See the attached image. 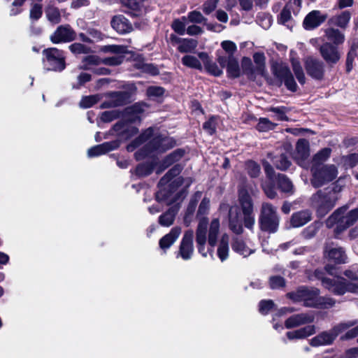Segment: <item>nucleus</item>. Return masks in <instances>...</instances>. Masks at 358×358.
Returning a JSON list of instances; mask_svg holds the SVG:
<instances>
[{"label":"nucleus","mask_w":358,"mask_h":358,"mask_svg":"<svg viewBox=\"0 0 358 358\" xmlns=\"http://www.w3.org/2000/svg\"><path fill=\"white\" fill-rule=\"evenodd\" d=\"M293 71L295 76L301 84L305 83V76L299 62L294 58L291 59Z\"/></svg>","instance_id":"45"},{"label":"nucleus","mask_w":358,"mask_h":358,"mask_svg":"<svg viewBox=\"0 0 358 358\" xmlns=\"http://www.w3.org/2000/svg\"><path fill=\"white\" fill-rule=\"evenodd\" d=\"M120 113L117 110H110L102 113L101 119L103 122H108L119 117Z\"/></svg>","instance_id":"63"},{"label":"nucleus","mask_w":358,"mask_h":358,"mask_svg":"<svg viewBox=\"0 0 358 358\" xmlns=\"http://www.w3.org/2000/svg\"><path fill=\"white\" fill-rule=\"evenodd\" d=\"M99 100V97L98 95L85 96L81 99L80 106L83 108H90L94 104L96 103Z\"/></svg>","instance_id":"53"},{"label":"nucleus","mask_w":358,"mask_h":358,"mask_svg":"<svg viewBox=\"0 0 358 358\" xmlns=\"http://www.w3.org/2000/svg\"><path fill=\"white\" fill-rule=\"evenodd\" d=\"M268 110L275 113V117L277 120L284 121L288 120L286 115L288 110L286 107H271L268 109Z\"/></svg>","instance_id":"49"},{"label":"nucleus","mask_w":358,"mask_h":358,"mask_svg":"<svg viewBox=\"0 0 358 358\" xmlns=\"http://www.w3.org/2000/svg\"><path fill=\"white\" fill-rule=\"evenodd\" d=\"M316 295L317 291L315 289V308L327 309L335 303V301L329 297L317 296Z\"/></svg>","instance_id":"37"},{"label":"nucleus","mask_w":358,"mask_h":358,"mask_svg":"<svg viewBox=\"0 0 358 358\" xmlns=\"http://www.w3.org/2000/svg\"><path fill=\"white\" fill-rule=\"evenodd\" d=\"M357 56L356 50L352 48L347 55L346 58V71L350 72L353 69V62Z\"/></svg>","instance_id":"61"},{"label":"nucleus","mask_w":358,"mask_h":358,"mask_svg":"<svg viewBox=\"0 0 358 358\" xmlns=\"http://www.w3.org/2000/svg\"><path fill=\"white\" fill-rule=\"evenodd\" d=\"M186 23H187V20H182L181 19H176L173 20L171 24L172 29L174 30L175 32L180 35H184L185 33V26Z\"/></svg>","instance_id":"52"},{"label":"nucleus","mask_w":358,"mask_h":358,"mask_svg":"<svg viewBox=\"0 0 358 358\" xmlns=\"http://www.w3.org/2000/svg\"><path fill=\"white\" fill-rule=\"evenodd\" d=\"M87 33L90 36L92 43L102 41L104 37V35L95 28L89 27L87 30Z\"/></svg>","instance_id":"57"},{"label":"nucleus","mask_w":358,"mask_h":358,"mask_svg":"<svg viewBox=\"0 0 358 358\" xmlns=\"http://www.w3.org/2000/svg\"><path fill=\"white\" fill-rule=\"evenodd\" d=\"M229 237L227 234H224L222 236L219 241L217 255L221 262H224L229 257Z\"/></svg>","instance_id":"27"},{"label":"nucleus","mask_w":358,"mask_h":358,"mask_svg":"<svg viewBox=\"0 0 358 358\" xmlns=\"http://www.w3.org/2000/svg\"><path fill=\"white\" fill-rule=\"evenodd\" d=\"M182 167L180 164L175 165L171 168L168 173L159 180V190L157 193V199L158 200H167L169 199L172 193H173L176 189L181 186L184 182L185 183L186 189L190 186L193 180L191 178L186 179L182 177H178L171 180L181 172Z\"/></svg>","instance_id":"3"},{"label":"nucleus","mask_w":358,"mask_h":358,"mask_svg":"<svg viewBox=\"0 0 358 358\" xmlns=\"http://www.w3.org/2000/svg\"><path fill=\"white\" fill-rule=\"evenodd\" d=\"M201 61L192 55H185L182 58L183 65L198 70L202 69Z\"/></svg>","instance_id":"40"},{"label":"nucleus","mask_w":358,"mask_h":358,"mask_svg":"<svg viewBox=\"0 0 358 358\" xmlns=\"http://www.w3.org/2000/svg\"><path fill=\"white\" fill-rule=\"evenodd\" d=\"M310 316L305 313L297 314L291 316L285 321V327L287 329L296 327L297 326L311 322Z\"/></svg>","instance_id":"28"},{"label":"nucleus","mask_w":358,"mask_h":358,"mask_svg":"<svg viewBox=\"0 0 358 358\" xmlns=\"http://www.w3.org/2000/svg\"><path fill=\"white\" fill-rule=\"evenodd\" d=\"M202 192L200 191H197L192 196L185 212V215L184 217V223L186 226H189L192 222V217L195 211L198 201L201 197Z\"/></svg>","instance_id":"24"},{"label":"nucleus","mask_w":358,"mask_h":358,"mask_svg":"<svg viewBox=\"0 0 358 358\" xmlns=\"http://www.w3.org/2000/svg\"><path fill=\"white\" fill-rule=\"evenodd\" d=\"M334 202L327 194L321 196L320 192L317 193V213L320 217L327 215L329 210L334 207Z\"/></svg>","instance_id":"17"},{"label":"nucleus","mask_w":358,"mask_h":358,"mask_svg":"<svg viewBox=\"0 0 358 358\" xmlns=\"http://www.w3.org/2000/svg\"><path fill=\"white\" fill-rule=\"evenodd\" d=\"M145 105L141 103H136L133 105L131 107L127 109V113H131L134 115V117L129 119L130 122H135L136 120H140L139 114L142 113L145 110Z\"/></svg>","instance_id":"46"},{"label":"nucleus","mask_w":358,"mask_h":358,"mask_svg":"<svg viewBox=\"0 0 358 358\" xmlns=\"http://www.w3.org/2000/svg\"><path fill=\"white\" fill-rule=\"evenodd\" d=\"M100 50L105 53L125 54L127 52V47L119 45H103L101 47Z\"/></svg>","instance_id":"44"},{"label":"nucleus","mask_w":358,"mask_h":358,"mask_svg":"<svg viewBox=\"0 0 358 358\" xmlns=\"http://www.w3.org/2000/svg\"><path fill=\"white\" fill-rule=\"evenodd\" d=\"M337 169L333 164L315 168V187L321 186L332 181L337 177Z\"/></svg>","instance_id":"11"},{"label":"nucleus","mask_w":358,"mask_h":358,"mask_svg":"<svg viewBox=\"0 0 358 358\" xmlns=\"http://www.w3.org/2000/svg\"><path fill=\"white\" fill-rule=\"evenodd\" d=\"M45 15L48 20L52 24H58L61 22V14L59 8L49 6L45 9Z\"/></svg>","instance_id":"38"},{"label":"nucleus","mask_w":358,"mask_h":358,"mask_svg":"<svg viewBox=\"0 0 358 358\" xmlns=\"http://www.w3.org/2000/svg\"><path fill=\"white\" fill-rule=\"evenodd\" d=\"M269 286L271 289H280L285 286V279L278 275H273L269 278Z\"/></svg>","instance_id":"54"},{"label":"nucleus","mask_w":358,"mask_h":358,"mask_svg":"<svg viewBox=\"0 0 358 358\" xmlns=\"http://www.w3.org/2000/svg\"><path fill=\"white\" fill-rule=\"evenodd\" d=\"M274 308V303L272 300H262L259 302V312L263 315H266Z\"/></svg>","instance_id":"58"},{"label":"nucleus","mask_w":358,"mask_h":358,"mask_svg":"<svg viewBox=\"0 0 358 358\" xmlns=\"http://www.w3.org/2000/svg\"><path fill=\"white\" fill-rule=\"evenodd\" d=\"M297 164L306 169H310L313 173L312 158L310 157L309 143L305 139H299L296 143V152L294 156Z\"/></svg>","instance_id":"9"},{"label":"nucleus","mask_w":358,"mask_h":358,"mask_svg":"<svg viewBox=\"0 0 358 358\" xmlns=\"http://www.w3.org/2000/svg\"><path fill=\"white\" fill-rule=\"evenodd\" d=\"M227 72L232 77H238L239 76V65L236 59L233 57L229 56L228 60Z\"/></svg>","instance_id":"48"},{"label":"nucleus","mask_w":358,"mask_h":358,"mask_svg":"<svg viewBox=\"0 0 358 358\" xmlns=\"http://www.w3.org/2000/svg\"><path fill=\"white\" fill-rule=\"evenodd\" d=\"M238 201L244 215V225L246 228L252 229L255 224L253 203L250 195L245 188L239 189Z\"/></svg>","instance_id":"8"},{"label":"nucleus","mask_w":358,"mask_h":358,"mask_svg":"<svg viewBox=\"0 0 358 358\" xmlns=\"http://www.w3.org/2000/svg\"><path fill=\"white\" fill-rule=\"evenodd\" d=\"M324 36L332 45L337 46L343 44L345 41V35L338 29L329 27L324 29Z\"/></svg>","instance_id":"21"},{"label":"nucleus","mask_w":358,"mask_h":358,"mask_svg":"<svg viewBox=\"0 0 358 358\" xmlns=\"http://www.w3.org/2000/svg\"><path fill=\"white\" fill-rule=\"evenodd\" d=\"M277 185L278 189L283 193L292 195L294 192L292 182L284 174H278Z\"/></svg>","instance_id":"30"},{"label":"nucleus","mask_w":358,"mask_h":358,"mask_svg":"<svg viewBox=\"0 0 358 358\" xmlns=\"http://www.w3.org/2000/svg\"><path fill=\"white\" fill-rule=\"evenodd\" d=\"M123 60L124 56L117 55L103 59L101 63L108 66H117L121 64Z\"/></svg>","instance_id":"59"},{"label":"nucleus","mask_w":358,"mask_h":358,"mask_svg":"<svg viewBox=\"0 0 358 358\" xmlns=\"http://www.w3.org/2000/svg\"><path fill=\"white\" fill-rule=\"evenodd\" d=\"M154 167L153 162L141 164L136 168L135 173L140 177L146 176L152 172Z\"/></svg>","instance_id":"42"},{"label":"nucleus","mask_w":358,"mask_h":358,"mask_svg":"<svg viewBox=\"0 0 358 358\" xmlns=\"http://www.w3.org/2000/svg\"><path fill=\"white\" fill-rule=\"evenodd\" d=\"M260 228L262 231L268 233L277 231L280 218L277 213V208L269 203H263L259 218Z\"/></svg>","instance_id":"6"},{"label":"nucleus","mask_w":358,"mask_h":358,"mask_svg":"<svg viewBox=\"0 0 358 358\" xmlns=\"http://www.w3.org/2000/svg\"><path fill=\"white\" fill-rule=\"evenodd\" d=\"M185 152L181 149L174 150L167 155L162 162L163 169H166L173 163L178 162L184 155Z\"/></svg>","instance_id":"35"},{"label":"nucleus","mask_w":358,"mask_h":358,"mask_svg":"<svg viewBox=\"0 0 358 358\" xmlns=\"http://www.w3.org/2000/svg\"><path fill=\"white\" fill-rule=\"evenodd\" d=\"M210 199L204 197L199 206L196 213L198 225L196 229V243L199 252L203 257H206L209 254L213 258L214 247L220 234V223L218 218L213 219L209 224L207 236L208 218L206 215L210 210Z\"/></svg>","instance_id":"1"},{"label":"nucleus","mask_w":358,"mask_h":358,"mask_svg":"<svg viewBox=\"0 0 358 358\" xmlns=\"http://www.w3.org/2000/svg\"><path fill=\"white\" fill-rule=\"evenodd\" d=\"M196 46V41L192 38H184L178 45V50L179 52L182 53L192 52L194 50Z\"/></svg>","instance_id":"39"},{"label":"nucleus","mask_w":358,"mask_h":358,"mask_svg":"<svg viewBox=\"0 0 358 358\" xmlns=\"http://www.w3.org/2000/svg\"><path fill=\"white\" fill-rule=\"evenodd\" d=\"M182 20H187V22L195 24H206L207 27L210 29V24H207V19L201 14V12L193 10L187 14V16L182 17Z\"/></svg>","instance_id":"31"},{"label":"nucleus","mask_w":358,"mask_h":358,"mask_svg":"<svg viewBox=\"0 0 358 358\" xmlns=\"http://www.w3.org/2000/svg\"><path fill=\"white\" fill-rule=\"evenodd\" d=\"M178 210L176 208H169L159 217V223L163 227H170L174 222Z\"/></svg>","instance_id":"32"},{"label":"nucleus","mask_w":358,"mask_h":358,"mask_svg":"<svg viewBox=\"0 0 358 358\" xmlns=\"http://www.w3.org/2000/svg\"><path fill=\"white\" fill-rule=\"evenodd\" d=\"M273 163L275 166L281 171L287 170L291 165L290 161L284 154L279 156H275L273 159Z\"/></svg>","instance_id":"41"},{"label":"nucleus","mask_w":358,"mask_h":358,"mask_svg":"<svg viewBox=\"0 0 358 358\" xmlns=\"http://www.w3.org/2000/svg\"><path fill=\"white\" fill-rule=\"evenodd\" d=\"M122 2L124 6L134 12V15H138L136 12H139L143 6L142 0H122Z\"/></svg>","instance_id":"47"},{"label":"nucleus","mask_w":358,"mask_h":358,"mask_svg":"<svg viewBox=\"0 0 358 358\" xmlns=\"http://www.w3.org/2000/svg\"><path fill=\"white\" fill-rule=\"evenodd\" d=\"M126 94L124 92H114L111 94V99L103 103V108L116 107L123 105L125 102Z\"/></svg>","instance_id":"34"},{"label":"nucleus","mask_w":358,"mask_h":358,"mask_svg":"<svg viewBox=\"0 0 358 358\" xmlns=\"http://www.w3.org/2000/svg\"><path fill=\"white\" fill-rule=\"evenodd\" d=\"M248 173L252 178H256L260 173V166L255 162L250 161L246 163Z\"/></svg>","instance_id":"55"},{"label":"nucleus","mask_w":358,"mask_h":358,"mask_svg":"<svg viewBox=\"0 0 358 358\" xmlns=\"http://www.w3.org/2000/svg\"><path fill=\"white\" fill-rule=\"evenodd\" d=\"M328 258L336 264H345L347 256L342 248H331L326 250Z\"/></svg>","instance_id":"29"},{"label":"nucleus","mask_w":358,"mask_h":358,"mask_svg":"<svg viewBox=\"0 0 358 358\" xmlns=\"http://www.w3.org/2000/svg\"><path fill=\"white\" fill-rule=\"evenodd\" d=\"M313 334V326H307L300 329L294 331H288L287 333V336L289 339L292 340L294 338H304L307 336H309Z\"/></svg>","instance_id":"33"},{"label":"nucleus","mask_w":358,"mask_h":358,"mask_svg":"<svg viewBox=\"0 0 358 358\" xmlns=\"http://www.w3.org/2000/svg\"><path fill=\"white\" fill-rule=\"evenodd\" d=\"M323 59L329 65L336 64L341 57L338 46L332 45L330 42L324 43L319 48Z\"/></svg>","instance_id":"12"},{"label":"nucleus","mask_w":358,"mask_h":358,"mask_svg":"<svg viewBox=\"0 0 358 358\" xmlns=\"http://www.w3.org/2000/svg\"><path fill=\"white\" fill-rule=\"evenodd\" d=\"M254 62L257 65V72L262 75L265 76V57L263 53L257 52L253 55Z\"/></svg>","instance_id":"43"},{"label":"nucleus","mask_w":358,"mask_h":358,"mask_svg":"<svg viewBox=\"0 0 358 358\" xmlns=\"http://www.w3.org/2000/svg\"><path fill=\"white\" fill-rule=\"evenodd\" d=\"M337 336V333L324 331L315 337V346L331 344Z\"/></svg>","instance_id":"36"},{"label":"nucleus","mask_w":358,"mask_h":358,"mask_svg":"<svg viewBox=\"0 0 358 358\" xmlns=\"http://www.w3.org/2000/svg\"><path fill=\"white\" fill-rule=\"evenodd\" d=\"M275 124L273 123L268 118H260L257 124V129L262 132L268 131L275 128Z\"/></svg>","instance_id":"51"},{"label":"nucleus","mask_w":358,"mask_h":358,"mask_svg":"<svg viewBox=\"0 0 358 358\" xmlns=\"http://www.w3.org/2000/svg\"><path fill=\"white\" fill-rule=\"evenodd\" d=\"M150 140L143 148L135 153L136 160H142L154 153H162L174 146L171 138L162 135H155L153 129L148 128L138 138L129 143L127 150L133 152L137 147Z\"/></svg>","instance_id":"2"},{"label":"nucleus","mask_w":358,"mask_h":358,"mask_svg":"<svg viewBox=\"0 0 358 358\" xmlns=\"http://www.w3.org/2000/svg\"><path fill=\"white\" fill-rule=\"evenodd\" d=\"M231 248L235 252L243 256V257H247L250 255L255 252L254 249L249 248L248 245H246L245 243L242 239L238 238H235L233 239L231 243Z\"/></svg>","instance_id":"25"},{"label":"nucleus","mask_w":358,"mask_h":358,"mask_svg":"<svg viewBox=\"0 0 358 358\" xmlns=\"http://www.w3.org/2000/svg\"><path fill=\"white\" fill-rule=\"evenodd\" d=\"M194 232L189 229L185 232L181 240L177 257H180L184 260L190 259L194 253L193 245Z\"/></svg>","instance_id":"13"},{"label":"nucleus","mask_w":358,"mask_h":358,"mask_svg":"<svg viewBox=\"0 0 358 358\" xmlns=\"http://www.w3.org/2000/svg\"><path fill=\"white\" fill-rule=\"evenodd\" d=\"M273 75L281 82H284L287 88L292 92L296 91L297 85L288 66L283 63H275L272 65Z\"/></svg>","instance_id":"10"},{"label":"nucleus","mask_w":358,"mask_h":358,"mask_svg":"<svg viewBox=\"0 0 358 358\" xmlns=\"http://www.w3.org/2000/svg\"><path fill=\"white\" fill-rule=\"evenodd\" d=\"M315 278L321 280L322 285L325 288L338 295H342L346 292H357L358 291V277L355 282H347L345 278L341 277L334 279L322 278L315 271Z\"/></svg>","instance_id":"4"},{"label":"nucleus","mask_w":358,"mask_h":358,"mask_svg":"<svg viewBox=\"0 0 358 358\" xmlns=\"http://www.w3.org/2000/svg\"><path fill=\"white\" fill-rule=\"evenodd\" d=\"M69 49L74 54H87L90 51V48L80 43L71 44L69 45Z\"/></svg>","instance_id":"56"},{"label":"nucleus","mask_w":358,"mask_h":358,"mask_svg":"<svg viewBox=\"0 0 358 358\" xmlns=\"http://www.w3.org/2000/svg\"><path fill=\"white\" fill-rule=\"evenodd\" d=\"M113 130L123 139H127L138 132V129L128 121H120L113 127Z\"/></svg>","instance_id":"15"},{"label":"nucleus","mask_w":358,"mask_h":358,"mask_svg":"<svg viewBox=\"0 0 358 358\" xmlns=\"http://www.w3.org/2000/svg\"><path fill=\"white\" fill-rule=\"evenodd\" d=\"M117 146L116 142H106L90 148L87 151V155L89 157H97L115 150Z\"/></svg>","instance_id":"20"},{"label":"nucleus","mask_w":358,"mask_h":358,"mask_svg":"<svg viewBox=\"0 0 358 358\" xmlns=\"http://www.w3.org/2000/svg\"><path fill=\"white\" fill-rule=\"evenodd\" d=\"M198 57L209 73L215 76H220L222 73V70L220 69L215 63L210 60L206 52H199L198 54Z\"/></svg>","instance_id":"22"},{"label":"nucleus","mask_w":358,"mask_h":358,"mask_svg":"<svg viewBox=\"0 0 358 358\" xmlns=\"http://www.w3.org/2000/svg\"><path fill=\"white\" fill-rule=\"evenodd\" d=\"M308 290L306 289H299L297 292H291L288 293L287 296L289 298L293 299L294 301H301V300H305L306 296H308Z\"/></svg>","instance_id":"60"},{"label":"nucleus","mask_w":358,"mask_h":358,"mask_svg":"<svg viewBox=\"0 0 358 358\" xmlns=\"http://www.w3.org/2000/svg\"><path fill=\"white\" fill-rule=\"evenodd\" d=\"M43 14V7L42 5L38 3H32L30 8L29 12V18L31 20H39Z\"/></svg>","instance_id":"50"},{"label":"nucleus","mask_w":358,"mask_h":358,"mask_svg":"<svg viewBox=\"0 0 358 358\" xmlns=\"http://www.w3.org/2000/svg\"><path fill=\"white\" fill-rule=\"evenodd\" d=\"M44 68L48 71H62L65 69V57L62 50L55 48L45 49L43 51Z\"/></svg>","instance_id":"7"},{"label":"nucleus","mask_w":358,"mask_h":358,"mask_svg":"<svg viewBox=\"0 0 358 358\" xmlns=\"http://www.w3.org/2000/svg\"><path fill=\"white\" fill-rule=\"evenodd\" d=\"M181 234V228L179 227H175L171 229L170 232L164 236L159 242V248L166 251L178 238Z\"/></svg>","instance_id":"18"},{"label":"nucleus","mask_w":358,"mask_h":358,"mask_svg":"<svg viewBox=\"0 0 358 358\" xmlns=\"http://www.w3.org/2000/svg\"><path fill=\"white\" fill-rule=\"evenodd\" d=\"M229 221L230 229L237 234L243 232L241 215L237 206H232L229 211Z\"/></svg>","instance_id":"16"},{"label":"nucleus","mask_w":358,"mask_h":358,"mask_svg":"<svg viewBox=\"0 0 358 358\" xmlns=\"http://www.w3.org/2000/svg\"><path fill=\"white\" fill-rule=\"evenodd\" d=\"M219 0H208L203 5V11L205 14L209 15L217 7Z\"/></svg>","instance_id":"64"},{"label":"nucleus","mask_w":358,"mask_h":358,"mask_svg":"<svg viewBox=\"0 0 358 358\" xmlns=\"http://www.w3.org/2000/svg\"><path fill=\"white\" fill-rule=\"evenodd\" d=\"M347 208L343 207L337 209L327 220V225L331 227L336 224V230L342 231L352 226L358 220V208L346 213Z\"/></svg>","instance_id":"5"},{"label":"nucleus","mask_w":358,"mask_h":358,"mask_svg":"<svg viewBox=\"0 0 358 358\" xmlns=\"http://www.w3.org/2000/svg\"><path fill=\"white\" fill-rule=\"evenodd\" d=\"M312 213L310 210H301L294 213L291 217V225L293 227H300L311 220Z\"/></svg>","instance_id":"23"},{"label":"nucleus","mask_w":358,"mask_h":358,"mask_svg":"<svg viewBox=\"0 0 358 358\" xmlns=\"http://www.w3.org/2000/svg\"><path fill=\"white\" fill-rule=\"evenodd\" d=\"M112 27L120 34H126L132 31V25L123 15H119L113 17L111 20Z\"/></svg>","instance_id":"19"},{"label":"nucleus","mask_w":358,"mask_h":358,"mask_svg":"<svg viewBox=\"0 0 358 358\" xmlns=\"http://www.w3.org/2000/svg\"><path fill=\"white\" fill-rule=\"evenodd\" d=\"M75 38L76 33L69 24L59 26L50 36L53 43L70 42Z\"/></svg>","instance_id":"14"},{"label":"nucleus","mask_w":358,"mask_h":358,"mask_svg":"<svg viewBox=\"0 0 358 358\" xmlns=\"http://www.w3.org/2000/svg\"><path fill=\"white\" fill-rule=\"evenodd\" d=\"M216 117H212L207 122H204L203 128L210 135L215 132L216 129Z\"/></svg>","instance_id":"62"},{"label":"nucleus","mask_w":358,"mask_h":358,"mask_svg":"<svg viewBox=\"0 0 358 358\" xmlns=\"http://www.w3.org/2000/svg\"><path fill=\"white\" fill-rule=\"evenodd\" d=\"M351 19V13L348 10H345L342 12L341 14L335 15L331 17L328 23L329 24H333L337 26L341 29H346L349 22Z\"/></svg>","instance_id":"26"}]
</instances>
